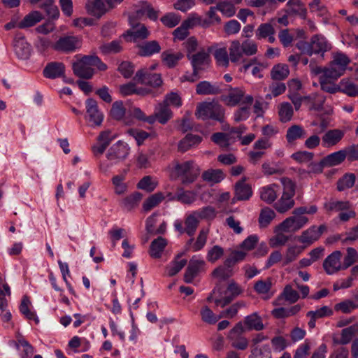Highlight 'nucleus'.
Segmentation results:
<instances>
[{
    "mask_svg": "<svg viewBox=\"0 0 358 358\" xmlns=\"http://www.w3.org/2000/svg\"><path fill=\"white\" fill-rule=\"evenodd\" d=\"M284 230H278V225L275 229V235L270 239L269 244L272 248H277L286 244L289 237L284 234Z\"/></svg>",
    "mask_w": 358,
    "mask_h": 358,
    "instance_id": "nucleus-51",
    "label": "nucleus"
},
{
    "mask_svg": "<svg viewBox=\"0 0 358 358\" xmlns=\"http://www.w3.org/2000/svg\"><path fill=\"white\" fill-rule=\"evenodd\" d=\"M200 220L195 215L194 211L187 216L185 222V231L190 236H192L199 225Z\"/></svg>",
    "mask_w": 358,
    "mask_h": 358,
    "instance_id": "nucleus-50",
    "label": "nucleus"
},
{
    "mask_svg": "<svg viewBox=\"0 0 358 358\" xmlns=\"http://www.w3.org/2000/svg\"><path fill=\"white\" fill-rule=\"evenodd\" d=\"M135 80L152 87H159L162 83V79L159 73H148L147 69H142L137 71Z\"/></svg>",
    "mask_w": 358,
    "mask_h": 358,
    "instance_id": "nucleus-20",
    "label": "nucleus"
},
{
    "mask_svg": "<svg viewBox=\"0 0 358 358\" xmlns=\"http://www.w3.org/2000/svg\"><path fill=\"white\" fill-rule=\"evenodd\" d=\"M243 292V289L234 280H230L224 296L219 288H215L210 295L207 297L208 302H214L217 307H224L230 303L236 297Z\"/></svg>",
    "mask_w": 358,
    "mask_h": 358,
    "instance_id": "nucleus-3",
    "label": "nucleus"
},
{
    "mask_svg": "<svg viewBox=\"0 0 358 358\" xmlns=\"http://www.w3.org/2000/svg\"><path fill=\"white\" fill-rule=\"evenodd\" d=\"M279 186L276 184H271L259 189L260 198L264 202L270 204L274 202L277 198Z\"/></svg>",
    "mask_w": 358,
    "mask_h": 358,
    "instance_id": "nucleus-27",
    "label": "nucleus"
},
{
    "mask_svg": "<svg viewBox=\"0 0 358 358\" xmlns=\"http://www.w3.org/2000/svg\"><path fill=\"white\" fill-rule=\"evenodd\" d=\"M296 47L301 52L312 55L313 54H322L331 49V45L327 38L322 35L313 36L310 43L301 41L296 44Z\"/></svg>",
    "mask_w": 358,
    "mask_h": 358,
    "instance_id": "nucleus-5",
    "label": "nucleus"
},
{
    "mask_svg": "<svg viewBox=\"0 0 358 358\" xmlns=\"http://www.w3.org/2000/svg\"><path fill=\"white\" fill-rule=\"evenodd\" d=\"M280 182L283 187V192L280 198L275 203L274 208L280 213H284L293 208L296 185L288 178H282Z\"/></svg>",
    "mask_w": 358,
    "mask_h": 358,
    "instance_id": "nucleus-4",
    "label": "nucleus"
},
{
    "mask_svg": "<svg viewBox=\"0 0 358 358\" xmlns=\"http://www.w3.org/2000/svg\"><path fill=\"white\" fill-rule=\"evenodd\" d=\"M141 198L142 195L141 193L134 192L121 200V206L127 210H131L138 206Z\"/></svg>",
    "mask_w": 358,
    "mask_h": 358,
    "instance_id": "nucleus-46",
    "label": "nucleus"
},
{
    "mask_svg": "<svg viewBox=\"0 0 358 358\" xmlns=\"http://www.w3.org/2000/svg\"><path fill=\"white\" fill-rule=\"evenodd\" d=\"M187 57L191 62L193 70L196 72L207 65L210 60L209 53L205 50H201L196 54H187Z\"/></svg>",
    "mask_w": 358,
    "mask_h": 358,
    "instance_id": "nucleus-22",
    "label": "nucleus"
},
{
    "mask_svg": "<svg viewBox=\"0 0 358 358\" xmlns=\"http://www.w3.org/2000/svg\"><path fill=\"white\" fill-rule=\"evenodd\" d=\"M324 206L327 211L337 212L349 210L350 208V204L348 201H337L331 199L325 202Z\"/></svg>",
    "mask_w": 358,
    "mask_h": 358,
    "instance_id": "nucleus-48",
    "label": "nucleus"
},
{
    "mask_svg": "<svg viewBox=\"0 0 358 358\" xmlns=\"http://www.w3.org/2000/svg\"><path fill=\"white\" fill-rule=\"evenodd\" d=\"M244 324L248 330L260 331L264 329L262 318L257 313L246 316L244 320Z\"/></svg>",
    "mask_w": 358,
    "mask_h": 358,
    "instance_id": "nucleus-42",
    "label": "nucleus"
},
{
    "mask_svg": "<svg viewBox=\"0 0 358 358\" xmlns=\"http://www.w3.org/2000/svg\"><path fill=\"white\" fill-rule=\"evenodd\" d=\"M358 332V322L353 325L345 328L342 330L341 337L339 343L342 345L348 344L350 342L352 337Z\"/></svg>",
    "mask_w": 358,
    "mask_h": 358,
    "instance_id": "nucleus-59",
    "label": "nucleus"
},
{
    "mask_svg": "<svg viewBox=\"0 0 358 358\" xmlns=\"http://www.w3.org/2000/svg\"><path fill=\"white\" fill-rule=\"evenodd\" d=\"M183 57V54L180 52H174L171 50L164 51L161 54V59L163 64L169 69L175 67Z\"/></svg>",
    "mask_w": 358,
    "mask_h": 358,
    "instance_id": "nucleus-33",
    "label": "nucleus"
},
{
    "mask_svg": "<svg viewBox=\"0 0 358 358\" xmlns=\"http://www.w3.org/2000/svg\"><path fill=\"white\" fill-rule=\"evenodd\" d=\"M208 233L209 230L207 228H203L200 230L195 243L192 246L193 251H199L205 246Z\"/></svg>",
    "mask_w": 358,
    "mask_h": 358,
    "instance_id": "nucleus-63",
    "label": "nucleus"
},
{
    "mask_svg": "<svg viewBox=\"0 0 358 358\" xmlns=\"http://www.w3.org/2000/svg\"><path fill=\"white\" fill-rule=\"evenodd\" d=\"M350 62L351 59L346 54L342 52H335L329 66L325 67V71L334 76V79H338L345 73Z\"/></svg>",
    "mask_w": 358,
    "mask_h": 358,
    "instance_id": "nucleus-8",
    "label": "nucleus"
},
{
    "mask_svg": "<svg viewBox=\"0 0 358 358\" xmlns=\"http://www.w3.org/2000/svg\"><path fill=\"white\" fill-rule=\"evenodd\" d=\"M224 108L215 102H203L196 107L195 115L198 119L206 120L208 119L222 122L224 118Z\"/></svg>",
    "mask_w": 358,
    "mask_h": 358,
    "instance_id": "nucleus-7",
    "label": "nucleus"
},
{
    "mask_svg": "<svg viewBox=\"0 0 358 358\" xmlns=\"http://www.w3.org/2000/svg\"><path fill=\"white\" fill-rule=\"evenodd\" d=\"M275 217V213L273 210L268 207L262 208L259 217V224L260 227L265 228L268 227Z\"/></svg>",
    "mask_w": 358,
    "mask_h": 358,
    "instance_id": "nucleus-49",
    "label": "nucleus"
},
{
    "mask_svg": "<svg viewBox=\"0 0 358 358\" xmlns=\"http://www.w3.org/2000/svg\"><path fill=\"white\" fill-rule=\"evenodd\" d=\"M130 24L131 26V29L127 31V34H123V37L126 38L127 41H136L138 39H144L146 38L150 32L148 30L147 27L143 24H134L131 20L130 19Z\"/></svg>",
    "mask_w": 358,
    "mask_h": 358,
    "instance_id": "nucleus-21",
    "label": "nucleus"
},
{
    "mask_svg": "<svg viewBox=\"0 0 358 358\" xmlns=\"http://www.w3.org/2000/svg\"><path fill=\"white\" fill-rule=\"evenodd\" d=\"M43 19V15L39 11H32L25 15L18 24V27L24 29L32 27Z\"/></svg>",
    "mask_w": 358,
    "mask_h": 358,
    "instance_id": "nucleus-40",
    "label": "nucleus"
},
{
    "mask_svg": "<svg viewBox=\"0 0 358 358\" xmlns=\"http://www.w3.org/2000/svg\"><path fill=\"white\" fill-rule=\"evenodd\" d=\"M127 171L124 170L122 173L115 175L111 178L115 194L122 195L127 192L128 185L125 182Z\"/></svg>",
    "mask_w": 358,
    "mask_h": 358,
    "instance_id": "nucleus-25",
    "label": "nucleus"
},
{
    "mask_svg": "<svg viewBox=\"0 0 358 358\" xmlns=\"http://www.w3.org/2000/svg\"><path fill=\"white\" fill-rule=\"evenodd\" d=\"M345 155L343 150L328 155L322 159V163L327 167L334 166L341 164L345 160Z\"/></svg>",
    "mask_w": 358,
    "mask_h": 358,
    "instance_id": "nucleus-43",
    "label": "nucleus"
},
{
    "mask_svg": "<svg viewBox=\"0 0 358 358\" xmlns=\"http://www.w3.org/2000/svg\"><path fill=\"white\" fill-rule=\"evenodd\" d=\"M301 309L299 304L294 305L290 308H278L272 311V315L276 318H285L297 314Z\"/></svg>",
    "mask_w": 358,
    "mask_h": 358,
    "instance_id": "nucleus-44",
    "label": "nucleus"
},
{
    "mask_svg": "<svg viewBox=\"0 0 358 358\" xmlns=\"http://www.w3.org/2000/svg\"><path fill=\"white\" fill-rule=\"evenodd\" d=\"M342 253L339 250L334 251L323 262V268L328 275H334L341 270H344L341 263Z\"/></svg>",
    "mask_w": 358,
    "mask_h": 358,
    "instance_id": "nucleus-14",
    "label": "nucleus"
},
{
    "mask_svg": "<svg viewBox=\"0 0 358 358\" xmlns=\"http://www.w3.org/2000/svg\"><path fill=\"white\" fill-rule=\"evenodd\" d=\"M248 358H271L269 346L267 345L253 346Z\"/></svg>",
    "mask_w": 358,
    "mask_h": 358,
    "instance_id": "nucleus-54",
    "label": "nucleus"
},
{
    "mask_svg": "<svg viewBox=\"0 0 358 358\" xmlns=\"http://www.w3.org/2000/svg\"><path fill=\"white\" fill-rule=\"evenodd\" d=\"M278 115L282 122L290 121L293 117L294 110L291 103L282 102L278 106Z\"/></svg>",
    "mask_w": 358,
    "mask_h": 358,
    "instance_id": "nucleus-45",
    "label": "nucleus"
},
{
    "mask_svg": "<svg viewBox=\"0 0 358 358\" xmlns=\"http://www.w3.org/2000/svg\"><path fill=\"white\" fill-rule=\"evenodd\" d=\"M206 262L200 257L193 256L189 260L184 275V280L187 283H191L194 279L205 270Z\"/></svg>",
    "mask_w": 358,
    "mask_h": 358,
    "instance_id": "nucleus-12",
    "label": "nucleus"
},
{
    "mask_svg": "<svg viewBox=\"0 0 358 358\" xmlns=\"http://www.w3.org/2000/svg\"><path fill=\"white\" fill-rule=\"evenodd\" d=\"M212 141L222 148H227L230 145L229 135L222 132L213 134Z\"/></svg>",
    "mask_w": 358,
    "mask_h": 358,
    "instance_id": "nucleus-64",
    "label": "nucleus"
},
{
    "mask_svg": "<svg viewBox=\"0 0 358 358\" xmlns=\"http://www.w3.org/2000/svg\"><path fill=\"white\" fill-rule=\"evenodd\" d=\"M168 171L171 180L180 178L181 183L185 185L193 183L200 173L198 166L193 161L173 162Z\"/></svg>",
    "mask_w": 358,
    "mask_h": 358,
    "instance_id": "nucleus-2",
    "label": "nucleus"
},
{
    "mask_svg": "<svg viewBox=\"0 0 358 358\" xmlns=\"http://www.w3.org/2000/svg\"><path fill=\"white\" fill-rule=\"evenodd\" d=\"M161 47L156 41H151L138 45V54L143 57H149L159 52Z\"/></svg>",
    "mask_w": 358,
    "mask_h": 358,
    "instance_id": "nucleus-34",
    "label": "nucleus"
},
{
    "mask_svg": "<svg viewBox=\"0 0 358 358\" xmlns=\"http://www.w3.org/2000/svg\"><path fill=\"white\" fill-rule=\"evenodd\" d=\"M245 180L243 178L235 185V196L238 200H248L252 194L251 187L245 183Z\"/></svg>",
    "mask_w": 358,
    "mask_h": 358,
    "instance_id": "nucleus-31",
    "label": "nucleus"
},
{
    "mask_svg": "<svg viewBox=\"0 0 358 358\" xmlns=\"http://www.w3.org/2000/svg\"><path fill=\"white\" fill-rule=\"evenodd\" d=\"M306 135L305 130L299 125H292L288 128L286 138L289 143H293L297 139L303 138Z\"/></svg>",
    "mask_w": 358,
    "mask_h": 358,
    "instance_id": "nucleus-52",
    "label": "nucleus"
},
{
    "mask_svg": "<svg viewBox=\"0 0 358 358\" xmlns=\"http://www.w3.org/2000/svg\"><path fill=\"white\" fill-rule=\"evenodd\" d=\"M202 141V138L199 135L189 134L182 138L178 144V148L182 152H185L192 146L196 145Z\"/></svg>",
    "mask_w": 358,
    "mask_h": 358,
    "instance_id": "nucleus-39",
    "label": "nucleus"
},
{
    "mask_svg": "<svg viewBox=\"0 0 358 358\" xmlns=\"http://www.w3.org/2000/svg\"><path fill=\"white\" fill-rule=\"evenodd\" d=\"M245 331L242 322H238L230 331L229 339L231 341V346L240 350H245L248 346V341L241 334Z\"/></svg>",
    "mask_w": 358,
    "mask_h": 358,
    "instance_id": "nucleus-13",
    "label": "nucleus"
},
{
    "mask_svg": "<svg viewBox=\"0 0 358 358\" xmlns=\"http://www.w3.org/2000/svg\"><path fill=\"white\" fill-rule=\"evenodd\" d=\"M197 197V193L193 190H185L182 187L177 188V201L182 204L190 205L193 203Z\"/></svg>",
    "mask_w": 358,
    "mask_h": 358,
    "instance_id": "nucleus-36",
    "label": "nucleus"
},
{
    "mask_svg": "<svg viewBox=\"0 0 358 358\" xmlns=\"http://www.w3.org/2000/svg\"><path fill=\"white\" fill-rule=\"evenodd\" d=\"M165 199V194L158 192L149 196L143 203V208L144 210L148 211L157 206Z\"/></svg>",
    "mask_w": 358,
    "mask_h": 358,
    "instance_id": "nucleus-53",
    "label": "nucleus"
},
{
    "mask_svg": "<svg viewBox=\"0 0 358 358\" xmlns=\"http://www.w3.org/2000/svg\"><path fill=\"white\" fill-rule=\"evenodd\" d=\"M87 119L95 126H99L103 120V115L99 110L96 101L93 99H88L85 102Z\"/></svg>",
    "mask_w": 358,
    "mask_h": 358,
    "instance_id": "nucleus-18",
    "label": "nucleus"
},
{
    "mask_svg": "<svg viewBox=\"0 0 358 358\" xmlns=\"http://www.w3.org/2000/svg\"><path fill=\"white\" fill-rule=\"evenodd\" d=\"M333 309L328 306H324L320 308H317L315 310H310L306 313L307 317H313L316 320L321 318L328 317L333 315Z\"/></svg>",
    "mask_w": 358,
    "mask_h": 358,
    "instance_id": "nucleus-56",
    "label": "nucleus"
},
{
    "mask_svg": "<svg viewBox=\"0 0 358 358\" xmlns=\"http://www.w3.org/2000/svg\"><path fill=\"white\" fill-rule=\"evenodd\" d=\"M293 216L286 218L278 225V230H284L285 232H294L302 228L308 221V218L302 214L295 213Z\"/></svg>",
    "mask_w": 358,
    "mask_h": 358,
    "instance_id": "nucleus-11",
    "label": "nucleus"
},
{
    "mask_svg": "<svg viewBox=\"0 0 358 358\" xmlns=\"http://www.w3.org/2000/svg\"><path fill=\"white\" fill-rule=\"evenodd\" d=\"M257 50V44L252 40L248 39L242 42L234 40L230 43L229 53L225 48H218L215 51L214 57L219 66L227 67L229 62L234 64L244 62L243 55H255Z\"/></svg>",
    "mask_w": 358,
    "mask_h": 358,
    "instance_id": "nucleus-1",
    "label": "nucleus"
},
{
    "mask_svg": "<svg viewBox=\"0 0 358 358\" xmlns=\"http://www.w3.org/2000/svg\"><path fill=\"white\" fill-rule=\"evenodd\" d=\"M217 8L227 17L234 16L236 11L235 5L228 1H220L217 4Z\"/></svg>",
    "mask_w": 358,
    "mask_h": 358,
    "instance_id": "nucleus-62",
    "label": "nucleus"
},
{
    "mask_svg": "<svg viewBox=\"0 0 358 358\" xmlns=\"http://www.w3.org/2000/svg\"><path fill=\"white\" fill-rule=\"evenodd\" d=\"M324 229L325 227L324 225H320L318 227L316 226H312L302 233V234L298 238V241L300 243L305 244L304 247L306 248L318 240Z\"/></svg>",
    "mask_w": 358,
    "mask_h": 358,
    "instance_id": "nucleus-19",
    "label": "nucleus"
},
{
    "mask_svg": "<svg viewBox=\"0 0 358 358\" xmlns=\"http://www.w3.org/2000/svg\"><path fill=\"white\" fill-rule=\"evenodd\" d=\"M338 79H334V77L324 71V74L320 76L319 83L322 90L329 94H335L339 92V83L336 84L335 82Z\"/></svg>",
    "mask_w": 358,
    "mask_h": 358,
    "instance_id": "nucleus-23",
    "label": "nucleus"
},
{
    "mask_svg": "<svg viewBox=\"0 0 358 358\" xmlns=\"http://www.w3.org/2000/svg\"><path fill=\"white\" fill-rule=\"evenodd\" d=\"M30 304L31 302L29 298L26 296H24L20 306V311L28 320H33L38 323L39 320L36 316V314L29 309Z\"/></svg>",
    "mask_w": 358,
    "mask_h": 358,
    "instance_id": "nucleus-57",
    "label": "nucleus"
},
{
    "mask_svg": "<svg viewBox=\"0 0 358 358\" xmlns=\"http://www.w3.org/2000/svg\"><path fill=\"white\" fill-rule=\"evenodd\" d=\"M13 50L17 58L24 60L29 59L31 53V45L21 34L15 35L13 40Z\"/></svg>",
    "mask_w": 358,
    "mask_h": 358,
    "instance_id": "nucleus-17",
    "label": "nucleus"
},
{
    "mask_svg": "<svg viewBox=\"0 0 358 358\" xmlns=\"http://www.w3.org/2000/svg\"><path fill=\"white\" fill-rule=\"evenodd\" d=\"M272 283L270 279L259 280L254 285L255 291L261 296L263 299H269L273 295L271 291Z\"/></svg>",
    "mask_w": 358,
    "mask_h": 358,
    "instance_id": "nucleus-28",
    "label": "nucleus"
},
{
    "mask_svg": "<svg viewBox=\"0 0 358 358\" xmlns=\"http://www.w3.org/2000/svg\"><path fill=\"white\" fill-rule=\"evenodd\" d=\"M339 92L350 97L358 96V85L352 79L345 78L339 82Z\"/></svg>",
    "mask_w": 358,
    "mask_h": 358,
    "instance_id": "nucleus-32",
    "label": "nucleus"
},
{
    "mask_svg": "<svg viewBox=\"0 0 358 358\" xmlns=\"http://www.w3.org/2000/svg\"><path fill=\"white\" fill-rule=\"evenodd\" d=\"M166 245V240L161 236L155 239L150 244L149 252L150 256L153 258H159Z\"/></svg>",
    "mask_w": 358,
    "mask_h": 358,
    "instance_id": "nucleus-41",
    "label": "nucleus"
},
{
    "mask_svg": "<svg viewBox=\"0 0 358 358\" xmlns=\"http://www.w3.org/2000/svg\"><path fill=\"white\" fill-rule=\"evenodd\" d=\"M224 101L229 106H235L238 103L252 105L253 97L251 95H245L244 92L240 88H235L230 91L229 94L224 97Z\"/></svg>",
    "mask_w": 358,
    "mask_h": 358,
    "instance_id": "nucleus-15",
    "label": "nucleus"
},
{
    "mask_svg": "<svg viewBox=\"0 0 358 358\" xmlns=\"http://www.w3.org/2000/svg\"><path fill=\"white\" fill-rule=\"evenodd\" d=\"M157 180L153 179L150 176H144L137 184V187L140 189L145 190L148 192H152L157 186Z\"/></svg>",
    "mask_w": 358,
    "mask_h": 358,
    "instance_id": "nucleus-60",
    "label": "nucleus"
},
{
    "mask_svg": "<svg viewBox=\"0 0 358 358\" xmlns=\"http://www.w3.org/2000/svg\"><path fill=\"white\" fill-rule=\"evenodd\" d=\"M86 8L90 15L101 17L107 11L106 1L103 0H89Z\"/></svg>",
    "mask_w": 358,
    "mask_h": 358,
    "instance_id": "nucleus-30",
    "label": "nucleus"
},
{
    "mask_svg": "<svg viewBox=\"0 0 358 358\" xmlns=\"http://www.w3.org/2000/svg\"><path fill=\"white\" fill-rule=\"evenodd\" d=\"M173 117V112L169 106L165 103L160 102L155 105L154 113L152 115H149L147 119V122L153 124L156 121L160 124H166Z\"/></svg>",
    "mask_w": 358,
    "mask_h": 358,
    "instance_id": "nucleus-9",
    "label": "nucleus"
},
{
    "mask_svg": "<svg viewBox=\"0 0 358 358\" xmlns=\"http://www.w3.org/2000/svg\"><path fill=\"white\" fill-rule=\"evenodd\" d=\"M15 346L21 358H30L35 352L34 348L24 338L20 337L18 342H15Z\"/></svg>",
    "mask_w": 358,
    "mask_h": 358,
    "instance_id": "nucleus-35",
    "label": "nucleus"
},
{
    "mask_svg": "<svg viewBox=\"0 0 358 358\" xmlns=\"http://www.w3.org/2000/svg\"><path fill=\"white\" fill-rule=\"evenodd\" d=\"M275 29L269 23L261 24L255 31L256 38L258 40L267 38L268 41L273 43L275 41Z\"/></svg>",
    "mask_w": 358,
    "mask_h": 358,
    "instance_id": "nucleus-29",
    "label": "nucleus"
},
{
    "mask_svg": "<svg viewBox=\"0 0 358 358\" xmlns=\"http://www.w3.org/2000/svg\"><path fill=\"white\" fill-rule=\"evenodd\" d=\"M304 248L305 247L299 245L289 246L282 259V266H287L295 261Z\"/></svg>",
    "mask_w": 358,
    "mask_h": 358,
    "instance_id": "nucleus-38",
    "label": "nucleus"
},
{
    "mask_svg": "<svg viewBox=\"0 0 358 358\" xmlns=\"http://www.w3.org/2000/svg\"><path fill=\"white\" fill-rule=\"evenodd\" d=\"M356 308H358V296L353 300H345L335 306L336 310H341L344 313H349Z\"/></svg>",
    "mask_w": 358,
    "mask_h": 358,
    "instance_id": "nucleus-58",
    "label": "nucleus"
},
{
    "mask_svg": "<svg viewBox=\"0 0 358 358\" xmlns=\"http://www.w3.org/2000/svg\"><path fill=\"white\" fill-rule=\"evenodd\" d=\"M224 177V173L220 169H209L204 171L202 174L203 180L212 183H218L221 182Z\"/></svg>",
    "mask_w": 358,
    "mask_h": 358,
    "instance_id": "nucleus-47",
    "label": "nucleus"
},
{
    "mask_svg": "<svg viewBox=\"0 0 358 358\" xmlns=\"http://www.w3.org/2000/svg\"><path fill=\"white\" fill-rule=\"evenodd\" d=\"M80 40L78 36H65L59 38L53 45L55 50L71 52L80 47Z\"/></svg>",
    "mask_w": 358,
    "mask_h": 358,
    "instance_id": "nucleus-16",
    "label": "nucleus"
},
{
    "mask_svg": "<svg viewBox=\"0 0 358 358\" xmlns=\"http://www.w3.org/2000/svg\"><path fill=\"white\" fill-rule=\"evenodd\" d=\"M344 135L345 132L338 129L329 130L322 138V145L325 148L332 147L339 143Z\"/></svg>",
    "mask_w": 358,
    "mask_h": 358,
    "instance_id": "nucleus-24",
    "label": "nucleus"
},
{
    "mask_svg": "<svg viewBox=\"0 0 358 358\" xmlns=\"http://www.w3.org/2000/svg\"><path fill=\"white\" fill-rule=\"evenodd\" d=\"M129 150L130 148L127 143L122 141H118L110 148L106 154V157L108 160L110 162V164L107 165L103 162H101V170L106 172L108 171L110 166L117 164L124 160L129 154Z\"/></svg>",
    "mask_w": 358,
    "mask_h": 358,
    "instance_id": "nucleus-6",
    "label": "nucleus"
},
{
    "mask_svg": "<svg viewBox=\"0 0 358 358\" xmlns=\"http://www.w3.org/2000/svg\"><path fill=\"white\" fill-rule=\"evenodd\" d=\"M74 73L83 78L89 79L94 75L92 55L84 56L73 64Z\"/></svg>",
    "mask_w": 358,
    "mask_h": 358,
    "instance_id": "nucleus-10",
    "label": "nucleus"
},
{
    "mask_svg": "<svg viewBox=\"0 0 358 358\" xmlns=\"http://www.w3.org/2000/svg\"><path fill=\"white\" fill-rule=\"evenodd\" d=\"M65 66L61 62L48 63L43 69V76L49 79H55L64 74Z\"/></svg>",
    "mask_w": 358,
    "mask_h": 358,
    "instance_id": "nucleus-26",
    "label": "nucleus"
},
{
    "mask_svg": "<svg viewBox=\"0 0 358 358\" xmlns=\"http://www.w3.org/2000/svg\"><path fill=\"white\" fill-rule=\"evenodd\" d=\"M196 91L198 94H215L220 89L208 81H202L196 85Z\"/></svg>",
    "mask_w": 358,
    "mask_h": 358,
    "instance_id": "nucleus-55",
    "label": "nucleus"
},
{
    "mask_svg": "<svg viewBox=\"0 0 358 358\" xmlns=\"http://www.w3.org/2000/svg\"><path fill=\"white\" fill-rule=\"evenodd\" d=\"M182 255V253L178 255L175 259L166 266V272L169 276L175 275L186 265L187 260L180 259Z\"/></svg>",
    "mask_w": 358,
    "mask_h": 358,
    "instance_id": "nucleus-37",
    "label": "nucleus"
},
{
    "mask_svg": "<svg viewBox=\"0 0 358 358\" xmlns=\"http://www.w3.org/2000/svg\"><path fill=\"white\" fill-rule=\"evenodd\" d=\"M289 73V68L285 64H278L273 67L271 77L273 80H281L286 78Z\"/></svg>",
    "mask_w": 358,
    "mask_h": 358,
    "instance_id": "nucleus-61",
    "label": "nucleus"
}]
</instances>
